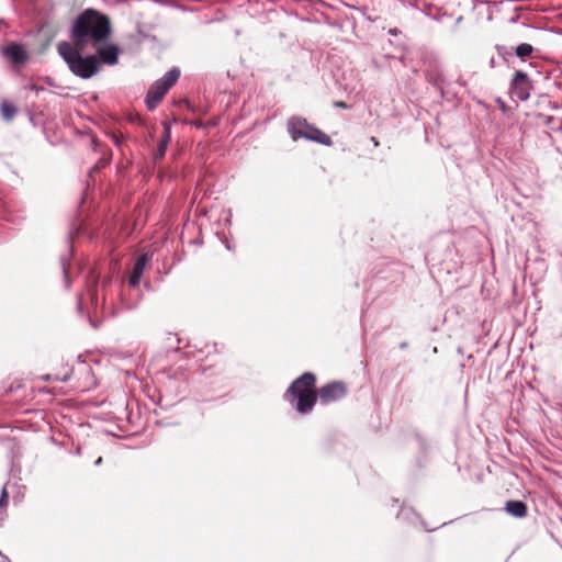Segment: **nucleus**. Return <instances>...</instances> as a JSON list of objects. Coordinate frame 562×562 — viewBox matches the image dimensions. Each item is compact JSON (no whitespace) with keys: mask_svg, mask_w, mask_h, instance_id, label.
<instances>
[{"mask_svg":"<svg viewBox=\"0 0 562 562\" xmlns=\"http://www.w3.org/2000/svg\"><path fill=\"white\" fill-rule=\"evenodd\" d=\"M88 48H79L70 45V42L63 41L57 44V52L68 65L70 71L79 78L89 79L99 70L95 55L82 56V53L90 52Z\"/></svg>","mask_w":562,"mask_h":562,"instance_id":"nucleus-3","label":"nucleus"},{"mask_svg":"<svg viewBox=\"0 0 562 562\" xmlns=\"http://www.w3.org/2000/svg\"><path fill=\"white\" fill-rule=\"evenodd\" d=\"M16 112L18 110L12 103L7 101L1 103V115L5 121H11Z\"/></svg>","mask_w":562,"mask_h":562,"instance_id":"nucleus-15","label":"nucleus"},{"mask_svg":"<svg viewBox=\"0 0 562 562\" xmlns=\"http://www.w3.org/2000/svg\"><path fill=\"white\" fill-rule=\"evenodd\" d=\"M310 123L306 119L293 116L288 121V132L291 135V138L296 142L300 138H304L306 134Z\"/></svg>","mask_w":562,"mask_h":562,"instance_id":"nucleus-9","label":"nucleus"},{"mask_svg":"<svg viewBox=\"0 0 562 562\" xmlns=\"http://www.w3.org/2000/svg\"><path fill=\"white\" fill-rule=\"evenodd\" d=\"M334 105H335L336 108H341V109H347V108H348L347 103H346V102H344V101H336V102L334 103Z\"/></svg>","mask_w":562,"mask_h":562,"instance_id":"nucleus-17","label":"nucleus"},{"mask_svg":"<svg viewBox=\"0 0 562 562\" xmlns=\"http://www.w3.org/2000/svg\"><path fill=\"white\" fill-rule=\"evenodd\" d=\"M532 85L524 71H516L510 83L512 93L519 100L526 101L530 95Z\"/></svg>","mask_w":562,"mask_h":562,"instance_id":"nucleus-6","label":"nucleus"},{"mask_svg":"<svg viewBox=\"0 0 562 562\" xmlns=\"http://www.w3.org/2000/svg\"><path fill=\"white\" fill-rule=\"evenodd\" d=\"M112 35V23L109 15L89 8L80 12L71 24L70 45L92 49L106 43Z\"/></svg>","mask_w":562,"mask_h":562,"instance_id":"nucleus-1","label":"nucleus"},{"mask_svg":"<svg viewBox=\"0 0 562 562\" xmlns=\"http://www.w3.org/2000/svg\"><path fill=\"white\" fill-rule=\"evenodd\" d=\"M91 302L97 303V294L95 293H91Z\"/></svg>","mask_w":562,"mask_h":562,"instance_id":"nucleus-19","label":"nucleus"},{"mask_svg":"<svg viewBox=\"0 0 562 562\" xmlns=\"http://www.w3.org/2000/svg\"><path fill=\"white\" fill-rule=\"evenodd\" d=\"M349 393L348 384L344 381L329 382L317 390V400L322 405H329L345 398Z\"/></svg>","mask_w":562,"mask_h":562,"instance_id":"nucleus-5","label":"nucleus"},{"mask_svg":"<svg viewBox=\"0 0 562 562\" xmlns=\"http://www.w3.org/2000/svg\"><path fill=\"white\" fill-rule=\"evenodd\" d=\"M304 139L315 142V143L322 144L324 146L333 145V140H331L330 136L314 125H310L306 134L304 135Z\"/></svg>","mask_w":562,"mask_h":562,"instance_id":"nucleus-12","label":"nucleus"},{"mask_svg":"<svg viewBox=\"0 0 562 562\" xmlns=\"http://www.w3.org/2000/svg\"><path fill=\"white\" fill-rule=\"evenodd\" d=\"M91 50H95L98 63L101 61L105 65H116L119 61L120 48L115 44H101L100 46L93 47Z\"/></svg>","mask_w":562,"mask_h":562,"instance_id":"nucleus-7","label":"nucleus"},{"mask_svg":"<svg viewBox=\"0 0 562 562\" xmlns=\"http://www.w3.org/2000/svg\"><path fill=\"white\" fill-rule=\"evenodd\" d=\"M180 71L177 68L170 69L161 80L156 81L147 92L146 104L149 110H154L164 99L165 94L179 79Z\"/></svg>","mask_w":562,"mask_h":562,"instance_id":"nucleus-4","label":"nucleus"},{"mask_svg":"<svg viewBox=\"0 0 562 562\" xmlns=\"http://www.w3.org/2000/svg\"><path fill=\"white\" fill-rule=\"evenodd\" d=\"M283 396L300 414L311 413L317 402L316 375L304 372L291 383Z\"/></svg>","mask_w":562,"mask_h":562,"instance_id":"nucleus-2","label":"nucleus"},{"mask_svg":"<svg viewBox=\"0 0 562 562\" xmlns=\"http://www.w3.org/2000/svg\"><path fill=\"white\" fill-rule=\"evenodd\" d=\"M9 501V494L5 488L2 490L1 497H0V506H4L8 504Z\"/></svg>","mask_w":562,"mask_h":562,"instance_id":"nucleus-16","label":"nucleus"},{"mask_svg":"<svg viewBox=\"0 0 562 562\" xmlns=\"http://www.w3.org/2000/svg\"><path fill=\"white\" fill-rule=\"evenodd\" d=\"M371 142L374 145V147H379L380 146V142H379V139L376 137L372 136L371 137Z\"/></svg>","mask_w":562,"mask_h":562,"instance_id":"nucleus-18","label":"nucleus"},{"mask_svg":"<svg viewBox=\"0 0 562 562\" xmlns=\"http://www.w3.org/2000/svg\"><path fill=\"white\" fill-rule=\"evenodd\" d=\"M43 379L44 380H50V375L47 374V375L43 376Z\"/></svg>","mask_w":562,"mask_h":562,"instance_id":"nucleus-21","label":"nucleus"},{"mask_svg":"<svg viewBox=\"0 0 562 562\" xmlns=\"http://www.w3.org/2000/svg\"><path fill=\"white\" fill-rule=\"evenodd\" d=\"M505 509L508 514L518 518H522L527 515V505L521 501L507 502Z\"/></svg>","mask_w":562,"mask_h":562,"instance_id":"nucleus-13","label":"nucleus"},{"mask_svg":"<svg viewBox=\"0 0 562 562\" xmlns=\"http://www.w3.org/2000/svg\"><path fill=\"white\" fill-rule=\"evenodd\" d=\"M535 48L531 44L528 43H521L515 48V54L520 59L525 60L529 57H531Z\"/></svg>","mask_w":562,"mask_h":562,"instance_id":"nucleus-14","label":"nucleus"},{"mask_svg":"<svg viewBox=\"0 0 562 562\" xmlns=\"http://www.w3.org/2000/svg\"><path fill=\"white\" fill-rule=\"evenodd\" d=\"M30 89H31V90H35V91H37V90H38V88L36 87V85H31V86H30Z\"/></svg>","mask_w":562,"mask_h":562,"instance_id":"nucleus-20","label":"nucleus"},{"mask_svg":"<svg viewBox=\"0 0 562 562\" xmlns=\"http://www.w3.org/2000/svg\"><path fill=\"white\" fill-rule=\"evenodd\" d=\"M2 55L15 65H23L29 59L27 52L19 43H10L3 47Z\"/></svg>","mask_w":562,"mask_h":562,"instance_id":"nucleus-8","label":"nucleus"},{"mask_svg":"<svg viewBox=\"0 0 562 562\" xmlns=\"http://www.w3.org/2000/svg\"><path fill=\"white\" fill-rule=\"evenodd\" d=\"M162 128H164V131H162L161 139L159 140L158 147H157L156 151L154 153L155 160H160L164 158L167 147L171 139L170 124L166 121L162 122Z\"/></svg>","mask_w":562,"mask_h":562,"instance_id":"nucleus-10","label":"nucleus"},{"mask_svg":"<svg viewBox=\"0 0 562 562\" xmlns=\"http://www.w3.org/2000/svg\"><path fill=\"white\" fill-rule=\"evenodd\" d=\"M148 261H149V257L147 254H143L136 259L134 267H133V272L130 277V284L132 286H137L139 284L142 274H143L144 269H145L146 265L148 263Z\"/></svg>","mask_w":562,"mask_h":562,"instance_id":"nucleus-11","label":"nucleus"}]
</instances>
